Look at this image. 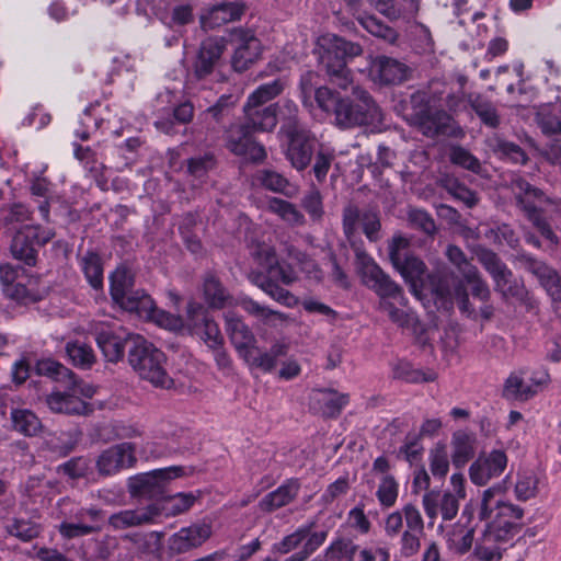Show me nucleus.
Here are the masks:
<instances>
[{
  "label": "nucleus",
  "instance_id": "50",
  "mask_svg": "<svg viewBox=\"0 0 561 561\" xmlns=\"http://www.w3.org/2000/svg\"><path fill=\"white\" fill-rule=\"evenodd\" d=\"M66 351L76 366L89 368L95 362V355L91 346L81 342H69Z\"/></svg>",
  "mask_w": 561,
  "mask_h": 561
},
{
  "label": "nucleus",
  "instance_id": "8",
  "mask_svg": "<svg viewBox=\"0 0 561 561\" xmlns=\"http://www.w3.org/2000/svg\"><path fill=\"white\" fill-rule=\"evenodd\" d=\"M410 245L408 238L396 234L389 242L388 253L393 267L415 291L426 273V265L421 259L411 253Z\"/></svg>",
  "mask_w": 561,
  "mask_h": 561
},
{
  "label": "nucleus",
  "instance_id": "27",
  "mask_svg": "<svg viewBox=\"0 0 561 561\" xmlns=\"http://www.w3.org/2000/svg\"><path fill=\"white\" fill-rule=\"evenodd\" d=\"M154 508L151 505L137 510H124L108 517V525L116 530L153 524L156 522Z\"/></svg>",
  "mask_w": 561,
  "mask_h": 561
},
{
  "label": "nucleus",
  "instance_id": "16",
  "mask_svg": "<svg viewBox=\"0 0 561 561\" xmlns=\"http://www.w3.org/2000/svg\"><path fill=\"white\" fill-rule=\"evenodd\" d=\"M136 461L135 445L125 442L102 451L96 459V468L100 474L112 476L123 469L134 467Z\"/></svg>",
  "mask_w": 561,
  "mask_h": 561
},
{
  "label": "nucleus",
  "instance_id": "17",
  "mask_svg": "<svg viewBox=\"0 0 561 561\" xmlns=\"http://www.w3.org/2000/svg\"><path fill=\"white\" fill-rule=\"evenodd\" d=\"M507 466V456L503 450H492L481 454L471 463L469 477L473 484L485 485L492 479L499 478Z\"/></svg>",
  "mask_w": 561,
  "mask_h": 561
},
{
  "label": "nucleus",
  "instance_id": "25",
  "mask_svg": "<svg viewBox=\"0 0 561 561\" xmlns=\"http://www.w3.org/2000/svg\"><path fill=\"white\" fill-rule=\"evenodd\" d=\"M226 329L238 354L250 357L249 352L256 345V339L249 327L234 313L226 314Z\"/></svg>",
  "mask_w": 561,
  "mask_h": 561
},
{
  "label": "nucleus",
  "instance_id": "62",
  "mask_svg": "<svg viewBox=\"0 0 561 561\" xmlns=\"http://www.w3.org/2000/svg\"><path fill=\"white\" fill-rule=\"evenodd\" d=\"M450 161L454 164L476 173H479L481 169L480 161L471 152L460 146L451 148Z\"/></svg>",
  "mask_w": 561,
  "mask_h": 561
},
{
  "label": "nucleus",
  "instance_id": "2",
  "mask_svg": "<svg viewBox=\"0 0 561 561\" xmlns=\"http://www.w3.org/2000/svg\"><path fill=\"white\" fill-rule=\"evenodd\" d=\"M507 484L505 481L495 483L482 492L478 517L486 522V527L473 556L479 561H501L503 557L501 542L508 541L524 516V510L505 500Z\"/></svg>",
  "mask_w": 561,
  "mask_h": 561
},
{
  "label": "nucleus",
  "instance_id": "52",
  "mask_svg": "<svg viewBox=\"0 0 561 561\" xmlns=\"http://www.w3.org/2000/svg\"><path fill=\"white\" fill-rule=\"evenodd\" d=\"M474 531L472 528H465L462 526L456 527L450 535H448V546L458 554L467 553L473 543Z\"/></svg>",
  "mask_w": 561,
  "mask_h": 561
},
{
  "label": "nucleus",
  "instance_id": "7",
  "mask_svg": "<svg viewBox=\"0 0 561 561\" xmlns=\"http://www.w3.org/2000/svg\"><path fill=\"white\" fill-rule=\"evenodd\" d=\"M356 264L364 285L373 289L380 298H391L405 305L407 299L402 288L391 280L365 251L356 250Z\"/></svg>",
  "mask_w": 561,
  "mask_h": 561
},
{
  "label": "nucleus",
  "instance_id": "10",
  "mask_svg": "<svg viewBox=\"0 0 561 561\" xmlns=\"http://www.w3.org/2000/svg\"><path fill=\"white\" fill-rule=\"evenodd\" d=\"M478 260L491 275L494 282V289L500 293L504 299H524L526 295L525 286L520 280L513 277L512 271L496 253L490 250H481L478 253Z\"/></svg>",
  "mask_w": 561,
  "mask_h": 561
},
{
  "label": "nucleus",
  "instance_id": "1",
  "mask_svg": "<svg viewBox=\"0 0 561 561\" xmlns=\"http://www.w3.org/2000/svg\"><path fill=\"white\" fill-rule=\"evenodd\" d=\"M359 44L348 42L335 34H323L317 41L314 54L319 64L329 76L330 82L342 90L352 87L353 99H343L335 114L336 125L352 128L362 125H375L382 121L379 106L367 91L353 87V79L346 60L362 55Z\"/></svg>",
  "mask_w": 561,
  "mask_h": 561
},
{
  "label": "nucleus",
  "instance_id": "53",
  "mask_svg": "<svg viewBox=\"0 0 561 561\" xmlns=\"http://www.w3.org/2000/svg\"><path fill=\"white\" fill-rule=\"evenodd\" d=\"M205 299L213 308H222L228 295L215 276H208L204 282Z\"/></svg>",
  "mask_w": 561,
  "mask_h": 561
},
{
  "label": "nucleus",
  "instance_id": "49",
  "mask_svg": "<svg viewBox=\"0 0 561 561\" xmlns=\"http://www.w3.org/2000/svg\"><path fill=\"white\" fill-rule=\"evenodd\" d=\"M390 298H380L379 309L386 312L389 319L401 328H412L416 323V317L413 312L397 308Z\"/></svg>",
  "mask_w": 561,
  "mask_h": 561
},
{
  "label": "nucleus",
  "instance_id": "59",
  "mask_svg": "<svg viewBox=\"0 0 561 561\" xmlns=\"http://www.w3.org/2000/svg\"><path fill=\"white\" fill-rule=\"evenodd\" d=\"M37 371L38 374L48 376L55 380H62L66 378L72 380V373L67 367L53 359L39 360L37 363Z\"/></svg>",
  "mask_w": 561,
  "mask_h": 561
},
{
  "label": "nucleus",
  "instance_id": "15",
  "mask_svg": "<svg viewBox=\"0 0 561 561\" xmlns=\"http://www.w3.org/2000/svg\"><path fill=\"white\" fill-rule=\"evenodd\" d=\"M186 327L192 334L198 336L209 348L217 350L222 345V336L217 323L208 317L204 307L197 302L187 305Z\"/></svg>",
  "mask_w": 561,
  "mask_h": 561
},
{
  "label": "nucleus",
  "instance_id": "35",
  "mask_svg": "<svg viewBox=\"0 0 561 561\" xmlns=\"http://www.w3.org/2000/svg\"><path fill=\"white\" fill-rule=\"evenodd\" d=\"M486 145L489 149L500 158L508 159L515 163L524 164L528 159L525 151L518 145L496 134L486 139Z\"/></svg>",
  "mask_w": 561,
  "mask_h": 561
},
{
  "label": "nucleus",
  "instance_id": "40",
  "mask_svg": "<svg viewBox=\"0 0 561 561\" xmlns=\"http://www.w3.org/2000/svg\"><path fill=\"white\" fill-rule=\"evenodd\" d=\"M358 546L350 538L339 537L325 549V561H354Z\"/></svg>",
  "mask_w": 561,
  "mask_h": 561
},
{
  "label": "nucleus",
  "instance_id": "34",
  "mask_svg": "<svg viewBox=\"0 0 561 561\" xmlns=\"http://www.w3.org/2000/svg\"><path fill=\"white\" fill-rule=\"evenodd\" d=\"M244 12L243 5L239 3L226 2L213 7L204 20V24L210 28L236 21Z\"/></svg>",
  "mask_w": 561,
  "mask_h": 561
},
{
  "label": "nucleus",
  "instance_id": "30",
  "mask_svg": "<svg viewBox=\"0 0 561 561\" xmlns=\"http://www.w3.org/2000/svg\"><path fill=\"white\" fill-rule=\"evenodd\" d=\"M196 496L193 493H176L171 496L162 497L156 503L150 504L151 508L157 511L156 519L159 516L173 517L187 512L195 503Z\"/></svg>",
  "mask_w": 561,
  "mask_h": 561
},
{
  "label": "nucleus",
  "instance_id": "23",
  "mask_svg": "<svg viewBox=\"0 0 561 561\" xmlns=\"http://www.w3.org/2000/svg\"><path fill=\"white\" fill-rule=\"evenodd\" d=\"M244 123L254 133L273 131L278 122V104L255 105L244 103Z\"/></svg>",
  "mask_w": 561,
  "mask_h": 561
},
{
  "label": "nucleus",
  "instance_id": "11",
  "mask_svg": "<svg viewBox=\"0 0 561 561\" xmlns=\"http://www.w3.org/2000/svg\"><path fill=\"white\" fill-rule=\"evenodd\" d=\"M89 330L95 336L105 359L112 363L124 357L125 347H129V339L134 336L111 321H92Z\"/></svg>",
  "mask_w": 561,
  "mask_h": 561
},
{
  "label": "nucleus",
  "instance_id": "37",
  "mask_svg": "<svg viewBox=\"0 0 561 561\" xmlns=\"http://www.w3.org/2000/svg\"><path fill=\"white\" fill-rule=\"evenodd\" d=\"M476 439L472 435L465 432H457L453 435L451 460L455 467L465 466L474 455Z\"/></svg>",
  "mask_w": 561,
  "mask_h": 561
},
{
  "label": "nucleus",
  "instance_id": "33",
  "mask_svg": "<svg viewBox=\"0 0 561 561\" xmlns=\"http://www.w3.org/2000/svg\"><path fill=\"white\" fill-rule=\"evenodd\" d=\"M11 427L24 436H35L42 430V422L28 409L12 408L10 412Z\"/></svg>",
  "mask_w": 561,
  "mask_h": 561
},
{
  "label": "nucleus",
  "instance_id": "31",
  "mask_svg": "<svg viewBox=\"0 0 561 561\" xmlns=\"http://www.w3.org/2000/svg\"><path fill=\"white\" fill-rule=\"evenodd\" d=\"M115 304L142 319L150 317L154 310V301L144 290H131Z\"/></svg>",
  "mask_w": 561,
  "mask_h": 561
},
{
  "label": "nucleus",
  "instance_id": "43",
  "mask_svg": "<svg viewBox=\"0 0 561 561\" xmlns=\"http://www.w3.org/2000/svg\"><path fill=\"white\" fill-rule=\"evenodd\" d=\"M110 293L113 301L124 298L126 294L134 290V274L126 267H117L110 276Z\"/></svg>",
  "mask_w": 561,
  "mask_h": 561
},
{
  "label": "nucleus",
  "instance_id": "63",
  "mask_svg": "<svg viewBox=\"0 0 561 561\" xmlns=\"http://www.w3.org/2000/svg\"><path fill=\"white\" fill-rule=\"evenodd\" d=\"M405 531L424 533V519L420 510L412 503L402 506Z\"/></svg>",
  "mask_w": 561,
  "mask_h": 561
},
{
  "label": "nucleus",
  "instance_id": "24",
  "mask_svg": "<svg viewBox=\"0 0 561 561\" xmlns=\"http://www.w3.org/2000/svg\"><path fill=\"white\" fill-rule=\"evenodd\" d=\"M542 382L534 378L526 380L522 370L513 371L504 382L502 396L506 400L527 401L537 394Z\"/></svg>",
  "mask_w": 561,
  "mask_h": 561
},
{
  "label": "nucleus",
  "instance_id": "57",
  "mask_svg": "<svg viewBox=\"0 0 561 561\" xmlns=\"http://www.w3.org/2000/svg\"><path fill=\"white\" fill-rule=\"evenodd\" d=\"M314 100L322 111L333 113L334 115L343 101L339 93L328 87L317 88L314 92Z\"/></svg>",
  "mask_w": 561,
  "mask_h": 561
},
{
  "label": "nucleus",
  "instance_id": "56",
  "mask_svg": "<svg viewBox=\"0 0 561 561\" xmlns=\"http://www.w3.org/2000/svg\"><path fill=\"white\" fill-rule=\"evenodd\" d=\"M278 104V117L284 122L280 133L288 134V130L301 129L298 126V107L291 100H283Z\"/></svg>",
  "mask_w": 561,
  "mask_h": 561
},
{
  "label": "nucleus",
  "instance_id": "20",
  "mask_svg": "<svg viewBox=\"0 0 561 561\" xmlns=\"http://www.w3.org/2000/svg\"><path fill=\"white\" fill-rule=\"evenodd\" d=\"M459 500L453 495L450 491L432 490L426 492L422 497L423 510L432 525L442 515L444 520L454 519L459 511Z\"/></svg>",
  "mask_w": 561,
  "mask_h": 561
},
{
  "label": "nucleus",
  "instance_id": "18",
  "mask_svg": "<svg viewBox=\"0 0 561 561\" xmlns=\"http://www.w3.org/2000/svg\"><path fill=\"white\" fill-rule=\"evenodd\" d=\"M287 146L285 156L291 167L298 171L305 170L313 154L314 137L306 129H290L285 134Z\"/></svg>",
  "mask_w": 561,
  "mask_h": 561
},
{
  "label": "nucleus",
  "instance_id": "44",
  "mask_svg": "<svg viewBox=\"0 0 561 561\" xmlns=\"http://www.w3.org/2000/svg\"><path fill=\"white\" fill-rule=\"evenodd\" d=\"M317 401L321 405L323 415L334 417L348 403V394L339 393L334 390H323L319 391Z\"/></svg>",
  "mask_w": 561,
  "mask_h": 561
},
{
  "label": "nucleus",
  "instance_id": "32",
  "mask_svg": "<svg viewBox=\"0 0 561 561\" xmlns=\"http://www.w3.org/2000/svg\"><path fill=\"white\" fill-rule=\"evenodd\" d=\"M38 280L39 278L36 276L25 275L24 279L5 288L4 294L7 297L21 304L35 302L42 297L37 289Z\"/></svg>",
  "mask_w": 561,
  "mask_h": 561
},
{
  "label": "nucleus",
  "instance_id": "42",
  "mask_svg": "<svg viewBox=\"0 0 561 561\" xmlns=\"http://www.w3.org/2000/svg\"><path fill=\"white\" fill-rule=\"evenodd\" d=\"M468 102L484 125L495 128L500 125V115L495 105L481 95H470Z\"/></svg>",
  "mask_w": 561,
  "mask_h": 561
},
{
  "label": "nucleus",
  "instance_id": "4",
  "mask_svg": "<svg viewBox=\"0 0 561 561\" xmlns=\"http://www.w3.org/2000/svg\"><path fill=\"white\" fill-rule=\"evenodd\" d=\"M444 93L445 84L432 81L428 91H417L411 95L412 113L409 122L426 137L445 134L449 126V114L436 108V102L442 100Z\"/></svg>",
  "mask_w": 561,
  "mask_h": 561
},
{
  "label": "nucleus",
  "instance_id": "29",
  "mask_svg": "<svg viewBox=\"0 0 561 561\" xmlns=\"http://www.w3.org/2000/svg\"><path fill=\"white\" fill-rule=\"evenodd\" d=\"M407 70L404 64L386 56L377 57L371 66L376 78L386 84L402 82L407 78Z\"/></svg>",
  "mask_w": 561,
  "mask_h": 561
},
{
  "label": "nucleus",
  "instance_id": "55",
  "mask_svg": "<svg viewBox=\"0 0 561 561\" xmlns=\"http://www.w3.org/2000/svg\"><path fill=\"white\" fill-rule=\"evenodd\" d=\"M430 469L433 476L443 478L449 470V455L444 444H436L430 453Z\"/></svg>",
  "mask_w": 561,
  "mask_h": 561
},
{
  "label": "nucleus",
  "instance_id": "48",
  "mask_svg": "<svg viewBox=\"0 0 561 561\" xmlns=\"http://www.w3.org/2000/svg\"><path fill=\"white\" fill-rule=\"evenodd\" d=\"M268 209L289 225L304 224V215L287 201L274 197L268 202Z\"/></svg>",
  "mask_w": 561,
  "mask_h": 561
},
{
  "label": "nucleus",
  "instance_id": "21",
  "mask_svg": "<svg viewBox=\"0 0 561 561\" xmlns=\"http://www.w3.org/2000/svg\"><path fill=\"white\" fill-rule=\"evenodd\" d=\"M182 472V467H170L145 473L133 481L130 485L133 493L148 497L161 495L165 482L174 477H180Z\"/></svg>",
  "mask_w": 561,
  "mask_h": 561
},
{
  "label": "nucleus",
  "instance_id": "28",
  "mask_svg": "<svg viewBox=\"0 0 561 561\" xmlns=\"http://www.w3.org/2000/svg\"><path fill=\"white\" fill-rule=\"evenodd\" d=\"M34 229L21 228L12 239L10 251L12 256L27 266H35L37 251L32 240L36 234Z\"/></svg>",
  "mask_w": 561,
  "mask_h": 561
},
{
  "label": "nucleus",
  "instance_id": "14",
  "mask_svg": "<svg viewBox=\"0 0 561 561\" xmlns=\"http://www.w3.org/2000/svg\"><path fill=\"white\" fill-rule=\"evenodd\" d=\"M79 394L92 397L93 387H84L71 380L67 391H54L46 398L48 408L55 413L84 415L92 411Z\"/></svg>",
  "mask_w": 561,
  "mask_h": 561
},
{
  "label": "nucleus",
  "instance_id": "41",
  "mask_svg": "<svg viewBox=\"0 0 561 561\" xmlns=\"http://www.w3.org/2000/svg\"><path fill=\"white\" fill-rule=\"evenodd\" d=\"M356 20L371 35L394 44L399 37L398 32L386 25L381 20L370 14H358Z\"/></svg>",
  "mask_w": 561,
  "mask_h": 561
},
{
  "label": "nucleus",
  "instance_id": "12",
  "mask_svg": "<svg viewBox=\"0 0 561 561\" xmlns=\"http://www.w3.org/2000/svg\"><path fill=\"white\" fill-rule=\"evenodd\" d=\"M230 42L233 47L230 62L236 72L247 71L261 59L263 47L253 31L234 28Z\"/></svg>",
  "mask_w": 561,
  "mask_h": 561
},
{
  "label": "nucleus",
  "instance_id": "64",
  "mask_svg": "<svg viewBox=\"0 0 561 561\" xmlns=\"http://www.w3.org/2000/svg\"><path fill=\"white\" fill-rule=\"evenodd\" d=\"M537 124L545 135L561 138V119L557 115L540 112L537 114Z\"/></svg>",
  "mask_w": 561,
  "mask_h": 561
},
{
  "label": "nucleus",
  "instance_id": "9",
  "mask_svg": "<svg viewBox=\"0 0 561 561\" xmlns=\"http://www.w3.org/2000/svg\"><path fill=\"white\" fill-rule=\"evenodd\" d=\"M314 523L305 524L298 527L294 533L285 536L280 541L273 546V550L280 554H287L301 546L298 552L291 554L288 559L295 561H306L327 540L328 531H313Z\"/></svg>",
  "mask_w": 561,
  "mask_h": 561
},
{
  "label": "nucleus",
  "instance_id": "61",
  "mask_svg": "<svg viewBox=\"0 0 561 561\" xmlns=\"http://www.w3.org/2000/svg\"><path fill=\"white\" fill-rule=\"evenodd\" d=\"M393 376L408 382L433 381L435 379L434 374L426 376L420 370L412 369L411 365L407 362H399L394 365Z\"/></svg>",
  "mask_w": 561,
  "mask_h": 561
},
{
  "label": "nucleus",
  "instance_id": "54",
  "mask_svg": "<svg viewBox=\"0 0 561 561\" xmlns=\"http://www.w3.org/2000/svg\"><path fill=\"white\" fill-rule=\"evenodd\" d=\"M101 530L100 525H92L81 520L64 522L59 525V533L64 538L72 539L77 537L88 536Z\"/></svg>",
  "mask_w": 561,
  "mask_h": 561
},
{
  "label": "nucleus",
  "instance_id": "45",
  "mask_svg": "<svg viewBox=\"0 0 561 561\" xmlns=\"http://www.w3.org/2000/svg\"><path fill=\"white\" fill-rule=\"evenodd\" d=\"M286 87V80L277 78L268 83L259 85L249 94L247 102L249 104L264 105L283 93Z\"/></svg>",
  "mask_w": 561,
  "mask_h": 561
},
{
  "label": "nucleus",
  "instance_id": "60",
  "mask_svg": "<svg viewBox=\"0 0 561 561\" xmlns=\"http://www.w3.org/2000/svg\"><path fill=\"white\" fill-rule=\"evenodd\" d=\"M146 320H151L159 327L170 331H178L186 325L181 317L160 310L156 306L151 316Z\"/></svg>",
  "mask_w": 561,
  "mask_h": 561
},
{
  "label": "nucleus",
  "instance_id": "19",
  "mask_svg": "<svg viewBox=\"0 0 561 561\" xmlns=\"http://www.w3.org/2000/svg\"><path fill=\"white\" fill-rule=\"evenodd\" d=\"M211 534L210 524H192L170 536L168 540L169 549L174 554L186 553L203 546L210 538Z\"/></svg>",
  "mask_w": 561,
  "mask_h": 561
},
{
  "label": "nucleus",
  "instance_id": "39",
  "mask_svg": "<svg viewBox=\"0 0 561 561\" xmlns=\"http://www.w3.org/2000/svg\"><path fill=\"white\" fill-rule=\"evenodd\" d=\"M163 536L164 534L160 531H149L127 535L125 540L130 541L134 549L141 554L157 556L162 548Z\"/></svg>",
  "mask_w": 561,
  "mask_h": 561
},
{
  "label": "nucleus",
  "instance_id": "13",
  "mask_svg": "<svg viewBox=\"0 0 561 561\" xmlns=\"http://www.w3.org/2000/svg\"><path fill=\"white\" fill-rule=\"evenodd\" d=\"M253 133L244 122L231 124L224 133L226 148L231 153L253 162L264 161L267 156L266 150L263 145L254 140Z\"/></svg>",
  "mask_w": 561,
  "mask_h": 561
},
{
  "label": "nucleus",
  "instance_id": "22",
  "mask_svg": "<svg viewBox=\"0 0 561 561\" xmlns=\"http://www.w3.org/2000/svg\"><path fill=\"white\" fill-rule=\"evenodd\" d=\"M225 49L226 39L224 37H208L204 39L194 62L195 76L198 79H204L211 75L220 62Z\"/></svg>",
  "mask_w": 561,
  "mask_h": 561
},
{
  "label": "nucleus",
  "instance_id": "5",
  "mask_svg": "<svg viewBox=\"0 0 561 561\" xmlns=\"http://www.w3.org/2000/svg\"><path fill=\"white\" fill-rule=\"evenodd\" d=\"M128 362L141 379L156 387L170 388L173 383L164 364L165 355L140 335L129 339Z\"/></svg>",
  "mask_w": 561,
  "mask_h": 561
},
{
  "label": "nucleus",
  "instance_id": "3",
  "mask_svg": "<svg viewBox=\"0 0 561 561\" xmlns=\"http://www.w3.org/2000/svg\"><path fill=\"white\" fill-rule=\"evenodd\" d=\"M259 254L263 272H251L249 279L275 301L290 308L298 305V298L280 286H290L298 280L294 267L280 262L272 248L262 249Z\"/></svg>",
  "mask_w": 561,
  "mask_h": 561
},
{
  "label": "nucleus",
  "instance_id": "36",
  "mask_svg": "<svg viewBox=\"0 0 561 561\" xmlns=\"http://www.w3.org/2000/svg\"><path fill=\"white\" fill-rule=\"evenodd\" d=\"M240 305L244 311L261 319L266 324L272 327L282 325L289 319L286 313L260 305L257 301L251 298L242 299Z\"/></svg>",
  "mask_w": 561,
  "mask_h": 561
},
{
  "label": "nucleus",
  "instance_id": "47",
  "mask_svg": "<svg viewBox=\"0 0 561 561\" xmlns=\"http://www.w3.org/2000/svg\"><path fill=\"white\" fill-rule=\"evenodd\" d=\"M539 478L533 471L519 472L515 483V496L518 501H528L538 494Z\"/></svg>",
  "mask_w": 561,
  "mask_h": 561
},
{
  "label": "nucleus",
  "instance_id": "26",
  "mask_svg": "<svg viewBox=\"0 0 561 561\" xmlns=\"http://www.w3.org/2000/svg\"><path fill=\"white\" fill-rule=\"evenodd\" d=\"M300 490L297 479H289L259 502L262 512L271 513L291 503Z\"/></svg>",
  "mask_w": 561,
  "mask_h": 561
},
{
  "label": "nucleus",
  "instance_id": "38",
  "mask_svg": "<svg viewBox=\"0 0 561 561\" xmlns=\"http://www.w3.org/2000/svg\"><path fill=\"white\" fill-rule=\"evenodd\" d=\"M254 180L257 184L275 193L291 196L296 188L280 173L273 170H260L255 173Z\"/></svg>",
  "mask_w": 561,
  "mask_h": 561
},
{
  "label": "nucleus",
  "instance_id": "6",
  "mask_svg": "<svg viewBox=\"0 0 561 561\" xmlns=\"http://www.w3.org/2000/svg\"><path fill=\"white\" fill-rule=\"evenodd\" d=\"M511 184L517 204L524 210L528 220L537 228L543 238L552 243H557L558 237L552 231L549 222L540 210L541 204L546 201L543 192L534 187L520 176L513 178Z\"/></svg>",
  "mask_w": 561,
  "mask_h": 561
},
{
  "label": "nucleus",
  "instance_id": "46",
  "mask_svg": "<svg viewBox=\"0 0 561 561\" xmlns=\"http://www.w3.org/2000/svg\"><path fill=\"white\" fill-rule=\"evenodd\" d=\"M81 268L89 284L95 288L103 286V266L101 257L93 252H88L81 257Z\"/></svg>",
  "mask_w": 561,
  "mask_h": 561
},
{
  "label": "nucleus",
  "instance_id": "51",
  "mask_svg": "<svg viewBox=\"0 0 561 561\" xmlns=\"http://www.w3.org/2000/svg\"><path fill=\"white\" fill-rule=\"evenodd\" d=\"M398 494L399 484L396 479L390 474L382 476L376 492L380 505L386 508L392 507L397 502Z\"/></svg>",
  "mask_w": 561,
  "mask_h": 561
},
{
  "label": "nucleus",
  "instance_id": "58",
  "mask_svg": "<svg viewBox=\"0 0 561 561\" xmlns=\"http://www.w3.org/2000/svg\"><path fill=\"white\" fill-rule=\"evenodd\" d=\"M463 279L470 285L471 294L474 298L482 302L489 301L491 298V290L488 283L482 278L478 268L467 271V275Z\"/></svg>",
  "mask_w": 561,
  "mask_h": 561
}]
</instances>
